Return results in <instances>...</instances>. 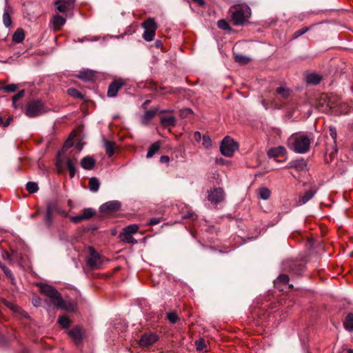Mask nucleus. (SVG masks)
I'll list each match as a JSON object with an SVG mask.
<instances>
[{"mask_svg":"<svg viewBox=\"0 0 353 353\" xmlns=\"http://www.w3.org/2000/svg\"><path fill=\"white\" fill-rule=\"evenodd\" d=\"M41 292L48 296L51 302L58 308L68 312H74L76 305L71 301L63 300L60 293L52 286L41 283L39 285Z\"/></svg>","mask_w":353,"mask_h":353,"instance_id":"nucleus-1","label":"nucleus"},{"mask_svg":"<svg viewBox=\"0 0 353 353\" xmlns=\"http://www.w3.org/2000/svg\"><path fill=\"white\" fill-rule=\"evenodd\" d=\"M310 145V139L305 135L294 134L288 139V148L299 154L306 152Z\"/></svg>","mask_w":353,"mask_h":353,"instance_id":"nucleus-2","label":"nucleus"},{"mask_svg":"<svg viewBox=\"0 0 353 353\" xmlns=\"http://www.w3.org/2000/svg\"><path fill=\"white\" fill-rule=\"evenodd\" d=\"M232 21L236 26L243 25L251 14L249 7L234 8L230 10Z\"/></svg>","mask_w":353,"mask_h":353,"instance_id":"nucleus-3","label":"nucleus"},{"mask_svg":"<svg viewBox=\"0 0 353 353\" xmlns=\"http://www.w3.org/2000/svg\"><path fill=\"white\" fill-rule=\"evenodd\" d=\"M238 150V144L229 137H225L220 145V151L223 155L231 157L234 152Z\"/></svg>","mask_w":353,"mask_h":353,"instance_id":"nucleus-4","label":"nucleus"},{"mask_svg":"<svg viewBox=\"0 0 353 353\" xmlns=\"http://www.w3.org/2000/svg\"><path fill=\"white\" fill-rule=\"evenodd\" d=\"M46 112L43 104L40 101H31L26 105L25 114L28 117H35Z\"/></svg>","mask_w":353,"mask_h":353,"instance_id":"nucleus-5","label":"nucleus"},{"mask_svg":"<svg viewBox=\"0 0 353 353\" xmlns=\"http://www.w3.org/2000/svg\"><path fill=\"white\" fill-rule=\"evenodd\" d=\"M90 256L87 259L88 265L92 269H98L101 265L99 254L92 248H90Z\"/></svg>","mask_w":353,"mask_h":353,"instance_id":"nucleus-6","label":"nucleus"},{"mask_svg":"<svg viewBox=\"0 0 353 353\" xmlns=\"http://www.w3.org/2000/svg\"><path fill=\"white\" fill-rule=\"evenodd\" d=\"M121 208V203L118 201H110L99 208L100 212L103 213H110L118 211Z\"/></svg>","mask_w":353,"mask_h":353,"instance_id":"nucleus-7","label":"nucleus"},{"mask_svg":"<svg viewBox=\"0 0 353 353\" xmlns=\"http://www.w3.org/2000/svg\"><path fill=\"white\" fill-rule=\"evenodd\" d=\"M274 285L282 291L292 288V285L289 284V277L286 274H280L274 281Z\"/></svg>","mask_w":353,"mask_h":353,"instance_id":"nucleus-8","label":"nucleus"},{"mask_svg":"<svg viewBox=\"0 0 353 353\" xmlns=\"http://www.w3.org/2000/svg\"><path fill=\"white\" fill-rule=\"evenodd\" d=\"M224 192L222 188H215L208 194V200L212 203H218L223 201Z\"/></svg>","mask_w":353,"mask_h":353,"instance_id":"nucleus-9","label":"nucleus"},{"mask_svg":"<svg viewBox=\"0 0 353 353\" xmlns=\"http://www.w3.org/2000/svg\"><path fill=\"white\" fill-rule=\"evenodd\" d=\"M71 339L76 344L81 343L84 336V330L79 326H76L68 332Z\"/></svg>","mask_w":353,"mask_h":353,"instance_id":"nucleus-10","label":"nucleus"},{"mask_svg":"<svg viewBox=\"0 0 353 353\" xmlns=\"http://www.w3.org/2000/svg\"><path fill=\"white\" fill-rule=\"evenodd\" d=\"M74 1L72 0H57L54 2L57 9L60 12H66L72 8Z\"/></svg>","mask_w":353,"mask_h":353,"instance_id":"nucleus-11","label":"nucleus"},{"mask_svg":"<svg viewBox=\"0 0 353 353\" xmlns=\"http://www.w3.org/2000/svg\"><path fill=\"white\" fill-rule=\"evenodd\" d=\"M157 340V336L154 333H147L141 336L139 340V345L142 347H147L152 345Z\"/></svg>","mask_w":353,"mask_h":353,"instance_id":"nucleus-12","label":"nucleus"},{"mask_svg":"<svg viewBox=\"0 0 353 353\" xmlns=\"http://www.w3.org/2000/svg\"><path fill=\"white\" fill-rule=\"evenodd\" d=\"M124 83L121 79L113 81L108 87V96L114 97L117 94L119 90L123 85Z\"/></svg>","mask_w":353,"mask_h":353,"instance_id":"nucleus-13","label":"nucleus"},{"mask_svg":"<svg viewBox=\"0 0 353 353\" xmlns=\"http://www.w3.org/2000/svg\"><path fill=\"white\" fill-rule=\"evenodd\" d=\"M285 153L286 150L283 146L271 148L268 152V156L273 158L284 157Z\"/></svg>","mask_w":353,"mask_h":353,"instance_id":"nucleus-14","label":"nucleus"},{"mask_svg":"<svg viewBox=\"0 0 353 353\" xmlns=\"http://www.w3.org/2000/svg\"><path fill=\"white\" fill-rule=\"evenodd\" d=\"M12 12V8L6 2L5 8H4V12L3 14V22L6 27L10 26L12 23V20L10 18V14Z\"/></svg>","mask_w":353,"mask_h":353,"instance_id":"nucleus-15","label":"nucleus"},{"mask_svg":"<svg viewBox=\"0 0 353 353\" xmlns=\"http://www.w3.org/2000/svg\"><path fill=\"white\" fill-rule=\"evenodd\" d=\"M316 192L311 189L305 192L303 195L299 196V199L296 201L298 205H301L306 203L308 201H310L315 194Z\"/></svg>","mask_w":353,"mask_h":353,"instance_id":"nucleus-16","label":"nucleus"},{"mask_svg":"<svg viewBox=\"0 0 353 353\" xmlns=\"http://www.w3.org/2000/svg\"><path fill=\"white\" fill-rule=\"evenodd\" d=\"M95 163H96L95 160L92 157H89V156H87V157L83 158V159L81 161V167L83 169L88 170H92L94 168V166L95 165Z\"/></svg>","mask_w":353,"mask_h":353,"instance_id":"nucleus-17","label":"nucleus"},{"mask_svg":"<svg viewBox=\"0 0 353 353\" xmlns=\"http://www.w3.org/2000/svg\"><path fill=\"white\" fill-rule=\"evenodd\" d=\"M77 158H74L73 159H69L67 160L66 165H67V168L70 172V178L74 177V176L76 173L77 170H76L75 165L77 163Z\"/></svg>","mask_w":353,"mask_h":353,"instance_id":"nucleus-18","label":"nucleus"},{"mask_svg":"<svg viewBox=\"0 0 353 353\" xmlns=\"http://www.w3.org/2000/svg\"><path fill=\"white\" fill-rule=\"evenodd\" d=\"M78 77L85 81H89L94 77V72L90 70H83L79 72Z\"/></svg>","mask_w":353,"mask_h":353,"instance_id":"nucleus-19","label":"nucleus"},{"mask_svg":"<svg viewBox=\"0 0 353 353\" xmlns=\"http://www.w3.org/2000/svg\"><path fill=\"white\" fill-rule=\"evenodd\" d=\"M161 123L165 128L174 126L176 123V119L172 116L162 117Z\"/></svg>","mask_w":353,"mask_h":353,"instance_id":"nucleus-20","label":"nucleus"},{"mask_svg":"<svg viewBox=\"0 0 353 353\" xmlns=\"http://www.w3.org/2000/svg\"><path fill=\"white\" fill-rule=\"evenodd\" d=\"M344 327L350 332H353V313H349L343 323Z\"/></svg>","mask_w":353,"mask_h":353,"instance_id":"nucleus-21","label":"nucleus"},{"mask_svg":"<svg viewBox=\"0 0 353 353\" xmlns=\"http://www.w3.org/2000/svg\"><path fill=\"white\" fill-rule=\"evenodd\" d=\"M65 23V19L60 16L55 15L53 17V27L55 30H59Z\"/></svg>","mask_w":353,"mask_h":353,"instance_id":"nucleus-22","label":"nucleus"},{"mask_svg":"<svg viewBox=\"0 0 353 353\" xmlns=\"http://www.w3.org/2000/svg\"><path fill=\"white\" fill-rule=\"evenodd\" d=\"M160 147L161 145L159 142L152 143L148 149L146 157L148 159L152 158L159 150Z\"/></svg>","mask_w":353,"mask_h":353,"instance_id":"nucleus-23","label":"nucleus"},{"mask_svg":"<svg viewBox=\"0 0 353 353\" xmlns=\"http://www.w3.org/2000/svg\"><path fill=\"white\" fill-rule=\"evenodd\" d=\"M104 148L108 157H112L114 152L115 143L112 141L103 140Z\"/></svg>","mask_w":353,"mask_h":353,"instance_id":"nucleus-24","label":"nucleus"},{"mask_svg":"<svg viewBox=\"0 0 353 353\" xmlns=\"http://www.w3.org/2000/svg\"><path fill=\"white\" fill-rule=\"evenodd\" d=\"M143 28L144 30H152V31H156L157 29V24L153 19H148L146 21H145L142 24Z\"/></svg>","mask_w":353,"mask_h":353,"instance_id":"nucleus-25","label":"nucleus"},{"mask_svg":"<svg viewBox=\"0 0 353 353\" xmlns=\"http://www.w3.org/2000/svg\"><path fill=\"white\" fill-rule=\"evenodd\" d=\"M321 78L319 75L312 73L306 77V81L307 83L316 85L320 83Z\"/></svg>","mask_w":353,"mask_h":353,"instance_id":"nucleus-26","label":"nucleus"},{"mask_svg":"<svg viewBox=\"0 0 353 353\" xmlns=\"http://www.w3.org/2000/svg\"><path fill=\"white\" fill-rule=\"evenodd\" d=\"M25 37L23 30L18 29L12 36V41L15 43H21L23 41Z\"/></svg>","mask_w":353,"mask_h":353,"instance_id":"nucleus-27","label":"nucleus"},{"mask_svg":"<svg viewBox=\"0 0 353 353\" xmlns=\"http://www.w3.org/2000/svg\"><path fill=\"white\" fill-rule=\"evenodd\" d=\"M120 238L123 241L128 243H137V240L132 237V234L123 232L120 234Z\"/></svg>","mask_w":353,"mask_h":353,"instance_id":"nucleus-28","label":"nucleus"},{"mask_svg":"<svg viewBox=\"0 0 353 353\" xmlns=\"http://www.w3.org/2000/svg\"><path fill=\"white\" fill-rule=\"evenodd\" d=\"M89 187L90 190L93 192H96L98 191L99 188V181L97 178L92 177L89 181Z\"/></svg>","mask_w":353,"mask_h":353,"instance_id":"nucleus-29","label":"nucleus"},{"mask_svg":"<svg viewBox=\"0 0 353 353\" xmlns=\"http://www.w3.org/2000/svg\"><path fill=\"white\" fill-rule=\"evenodd\" d=\"M321 99H323L325 101L327 100V107L329 108L330 110L334 109L337 106V104L334 103V97L333 96H323Z\"/></svg>","mask_w":353,"mask_h":353,"instance_id":"nucleus-30","label":"nucleus"},{"mask_svg":"<svg viewBox=\"0 0 353 353\" xmlns=\"http://www.w3.org/2000/svg\"><path fill=\"white\" fill-rule=\"evenodd\" d=\"M259 197L263 200H267L270 196V190L267 188H261L259 190Z\"/></svg>","mask_w":353,"mask_h":353,"instance_id":"nucleus-31","label":"nucleus"},{"mask_svg":"<svg viewBox=\"0 0 353 353\" xmlns=\"http://www.w3.org/2000/svg\"><path fill=\"white\" fill-rule=\"evenodd\" d=\"M157 114L156 110H148L142 117L143 122L146 123L152 119Z\"/></svg>","mask_w":353,"mask_h":353,"instance_id":"nucleus-32","label":"nucleus"},{"mask_svg":"<svg viewBox=\"0 0 353 353\" xmlns=\"http://www.w3.org/2000/svg\"><path fill=\"white\" fill-rule=\"evenodd\" d=\"M58 323L62 327L66 328L70 325V320L68 316L63 315L58 319Z\"/></svg>","mask_w":353,"mask_h":353,"instance_id":"nucleus-33","label":"nucleus"},{"mask_svg":"<svg viewBox=\"0 0 353 353\" xmlns=\"http://www.w3.org/2000/svg\"><path fill=\"white\" fill-rule=\"evenodd\" d=\"M276 93L281 97L287 99L290 95V90L285 87L281 86L276 89Z\"/></svg>","mask_w":353,"mask_h":353,"instance_id":"nucleus-34","label":"nucleus"},{"mask_svg":"<svg viewBox=\"0 0 353 353\" xmlns=\"http://www.w3.org/2000/svg\"><path fill=\"white\" fill-rule=\"evenodd\" d=\"M26 190L31 194L35 193L38 191L39 187L37 183L35 182H28L26 184Z\"/></svg>","mask_w":353,"mask_h":353,"instance_id":"nucleus-35","label":"nucleus"},{"mask_svg":"<svg viewBox=\"0 0 353 353\" xmlns=\"http://www.w3.org/2000/svg\"><path fill=\"white\" fill-rule=\"evenodd\" d=\"M94 214L95 211L92 208H85L81 214L84 220H88L92 218Z\"/></svg>","mask_w":353,"mask_h":353,"instance_id":"nucleus-36","label":"nucleus"},{"mask_svg":"<svg viewBox=\"0 0 353 353\" xmlns=\"http://www.w3.org/2000/svg\"><path fill=\"white\" fill-rule=\"evenodd\" d=\"M139 229V227L136 224L128 225L123 229V232L133 234H135Z\"/></svg>","mask_w":353,"mask_h":353,"instance_id":"nucleus-37","label":"nucleus"},{"mask_svg":"<svg viewBox=\"0 0 353 353\" xmlns=\"http://www.w3.org/2000/svg\"><path fill=\"white\" fill-rule=\"evenodd\" d=\"M235 61L241 64H245L250 61V58L241 54L234 56Z\"/></svg>","mask_w":353,"mask_h":353,"instance_id":"nucleus-38","label":"nucleus"},{"mask_svg":"<svg viewBox=\"0 0 353 353\" xmlns=\"http://www.w3.org/2000/svg\"><path fill=\"white\" fill-rule=\"evenodd\" d=\"M155 35V31L145 30L143 34V38L147 41H151L153 40Z\"/></svg>","mask_w":353,"mask_h":353,"instance_id":"nucleus-39","label":"nucleus"},{"mask_svg":"<svg viewBox=\"0 0 353 353\" xmlns=\"http://www.w3.org/2000/svg\"><path fill=\"white\" fill-rule=\"evenodd\" d=\"M67 92L68 94L70 95V96H72V97H74L75 98H79V99H82L83 98V94L79 92L77 89L75 88H69L68 90H67Z\"/></svg>","mask_w":353,"mask_h":353,"instance_id":"nucleus-40","label":"nucleus"},{"mask_svg":"<svg viewBox=\"0 0 353 353\" xmlns=\"http://www.w3.org/2000/svg\"><path fill=\"white\" fill-rule=\"evenodd\" d=\"M217 26L221 30H230V29L228 22L225 20H224V19L219 20L217 22Z\"/></svg>","mask_w":353,"mask_h":353,"instance_id":"nucleus-41","label":"nucleus"},{"mask_svg":"<svg viewBox=\"0 0 353 353\" xmlns=\"http://www.w3.org/2000/svg\"><path fill=\"white\" fill-rule=\"evenodd\" d=\"M202 144L206 148H210L211 145H212V141L210 138L209 136H203V138H202Z\"/></svg>","mask_w":353,"mask_h":353,"instance_id":"nucleus-42","label":"nucleus"},{"mask_svg":"<svg viewBox=\"0 0 353 353\" xmlns=\"http://www.w3.org/2000/svg\"><path fill=\"white\" fill-rule=\"evenodd\" d=\"M167 318L172 323H176L178 320V316L175 312H168L167 314Z\"/></svg>","mask_w":353,"mask_h":353,"instance_id":"nucleus-43","label":"nucleus"},{"mask_svg":"<svg viewBox=\"0 0 353 353\" xmlns=\"http://www.w3.org/2000/svg\"><path fill=\"white\" fill-rule=\"evenodd\" d=\"M24 94V91L21 90L19 91L17 94H15L12 98V103L14 107L17 108V101H18L19 99H21Z\"/></svg>","mask_w":353,"mask_h":353,"instance_id":"nucleus-44","label":"nucleus"},{"mask_svg":"<svg viewBox=\"0 0 353 353\" xmlns=\"http://www.w3.org/2000/svg\"><path fill=\"white\" fill-rule=\"evenodd\" d=\"M196 347L197 350H203L205 347V341L202 339L196 341Z\"/></svg>","mask_w":353,"mask_h":353,"instance_id":"nucleus-45","label":"nucleus"},{"mask_svg":"<svg viewBox=\"0 0 353 353\" xmlns=\"http://www.w3.org/2000/svg\"><path fill=\"white\" fill-rule=\"evenodd\" d=\"M307 28H303L297 31H296L294 34V39H296L302 34H305L307 31Z\"/></svg>","mask_w":353,"mask_h":353,"instance_id":"nucleus-46","label":"nucleus"},{"mask_svg":"<svg viewBox=\"0 0 353 353\" xmlns=\"http://www.w3.org/2000/svg\"><path fill=\"white\" fill-rule=\"evenodd\" d=\"M17 89V85L16 84H9L4 87V90L8 92H14Z\"/></svg>","mask_w":353,"mask_h":353,"instance_id":"nucleus-47","label":"nucleus"},{"mask_svg":"<svg viewBox=\"0 0 353 353\" xmlns=\"http://www.w3.org/2000/svg\"><path fill=\"white\" fill-rule=\"evenodd\" d=\"M1 268L3 270V271L4 272L5 274L8 277L10 278V279H13V276H12V272L11 270H10L8 268H7L5 265H2L1 266Z\"/></svg>","mask_w":353,"mask_h":353,"instance_id":"nucleus-48","label":"nucleus"},{"mask_svg":"<svg viewBox=\"0 0 353 353\" xmlns=\"http://www.w3.org/2000/svg\"><path fill=\"white\" fill-rule=\"evenodd\" d=\"M54 208H55V205L53 203H52V202L47 203L46 212H48V214H52Z\"/></svg>","mask_w":353,"mask_h":353,"instance_id":"nucleus-49","label":"nucleus"},{"mask_svg":"<svg viewBox=\"0 0 353 353\" xmlns=\"http://www.w3.org/2000/svg\"><path fill=\"white\" fill-rule=\"evenodd\" d=\"M329 131H330V135L331 136V137L334 140H335L336 139V135H337L336 129L333 126H330Z\"/></svg>","mask_w":353,"mask_h":353,"instance_id":"nucleus-50","label":"nucleus"},{"mask_svg":"<svg viewBox=\"0 0 353 353\" xmlns=\"http://www.w3.org/2000/svg\"><path fill=\"white\" fill-rule=\"evenodd\" d=\"M70 220L72 222H73L74 223H77L84 220V219L83 218L82 214H80L78 216L70 217Z\"/></svg>","mask_w":353,"mask_h":353,"instance_id":"nucleus-51","label":"nucleus"},{"mask_svg":"<svg viewBox=\"0 0 353 353\" xmlns=\"http://www.w3.org/2000/svg\"><path fill=\"white\" fill-rule=\"evenodd\" d=\"M52 214H48V212H46L45 221H46V224H48V225H50L52 223Z\"/></svg>","mask_w":353,"mask_h":353,"instance_id":"nucleus-52","label":"nucleus"},{"mask_svg":"<svg viewBox=\"0 0 353 353\" xmlns=\"http://www.w3.org/2000/svg\"><path fill=\"white\" fill-rule=\"evenodd\" d=\"M2 257L4 260L8 261L10 262L12 261L10 254L6 251H4L2 253Z\"/></svg>","mask_w":353,"mask_h":353,"instance_id":"nucleus-53","label":"nucleus"},{"mask_svg":"<svg viewBox=\"0 0 353 353\" xmlns=\"http://www.w3.org/2000/svg\"><path fill=\"white\" fill-rule=\"evenodd\" d=\"M161 221V219L159 218H152L150 219V225H157L158 223H159Z\"/></svg>","mask_w":353,"mask_h":353,"instance_id":"nucleus-54","label":"nucleus"},{"mask_svg":"<svg viewBox=\"0 0 353 353\" xmlns=\"http://www.w3.org/2000/svg\"><path fill=\"white\" fill-rule=\"evenodd\" d=\"M12 118H8L6 123H3L2 117H0V125H3L4 127L8 126L10 124Z\"/></svg>","mask_w":353,"mask_h":353,"instance_id":"nucleus-55","label":"nucleus"},{"mask_svg":"<svg viewBox=\"0 0 353 353\" xmlns=\"http://www.w3.org/2000/svg\"><path fill=\"white\" fill-rule=\"evenodd\" d=\"M170 161V158L168 156H161L160 158V162L161 163H168Z\"/></svg>","mask_w":353,"mask_h":353,"instance_id":"nucleus-56","label":"nucleus"},{"mask_svg":"<svg viewBox=\"0 0 353 353\" xmlns=\"http://www.w3.org/2000/svg\"><path fill=\"white\" fill-rule=\"evenodd\" d=\"M32 302L35 306H39L41 304V299L39 297H36L33 299Z\"/></svg>","mask_w":353,"mask_h":353,"instance_id":"nucleus-57","label":"nucleus"},{"mask_svg":"<svg viewBox=\"0 0 353 353\" xmlns=\"http://www.w3.org/2000/svg\"><path fill=\"white\" fill-rule=\"evenodd\" d=\"M194 139L196 141H199L201 139V134L199 132H195L194 134Z\"/></svg>","mask_w":353,"mask_h":353,"instance_id":"nucleus-58","label":"nucleus"},{"mask_svg":"<svg viewBox=\"0 0 353 353\" xmlns=\"http://www.w3.org/2000/svg\"><path fill=\"white\" fill-rule=\"evenodd\" d=\"M193 216H194L193 213L188 212V213L184 214L182 216V218L183 219H190V218L193 217Z\"/></svg>","mask_w":353,"mask_h":353,"instance_id":"nucleus-59","label":"nucleus"},{"mask_svg":"<svg viewBox=\"0 0 353 353\" xmlns=\"http://www.w3.org/2000/svg\"><path fill=\"white\" fill-rule=\"evenodd\" d=\"M12 310L17 312L19 310V307L17 305H14L13 304H10L9 306Z\"/></svg>","mask_w":353,"mask_h":353,"instance_id":"nucleus-60","label":"nucleus"},{"mask_svg":"<svg viewBox=\"0 0 353 353\" xmlns=\"http://www.w3.org/2000/svg\"><path fill=\"white\" fill-rule=\"evenodd\" d=\"M216 162L219 164H223V163H225V161L223 159L220 158V159H217Z\"/></svg>","mask_w":353,"mask_h":353,"instance_id":"nucleus-61","label":"nucleus"},{"mask_svg":"<svg viewBox=\"0 0 353 353\" xmlns=\"http://www.w3.org/2000/svg\"><path fill=\"white\" fill-rule=\"evenodd\" d=\"M192 1L197 3L199 5L202 6L204 4L203 0H192Z\"/></svg>","mask_w":353,"mask_h":353,"instance_id":"nucleus-62","label":"nucleus"},{"mask_svg":"<svg viewBox=\"0 0 353 353\" xmlns=\"http://www.w3.org/2000/svg\"><path fill=\"white\" fill-rule=\"evenodd\" d=\"M183 112H185L186 114H192V111L190 109H188V108L184 110Z\"/></svg>","mask_w":353,"mask_h":353,"instance_id":"nucleus-63","label":"nucleus"},{"mask_svg":"<svg viewBox=\"0 0 353 353\" xmlns=\"http://www.w3.org/2000/svg\"><path fill=\"white\" fill-rule=\"evenodd\" d=\"M71 145V142L70 141H68L65 143V147H70Z\"/></svg>","mask_w":353,"mask_h":353,"instance_id":"nucleus-64","label":"nucleus"}]
</instances>
